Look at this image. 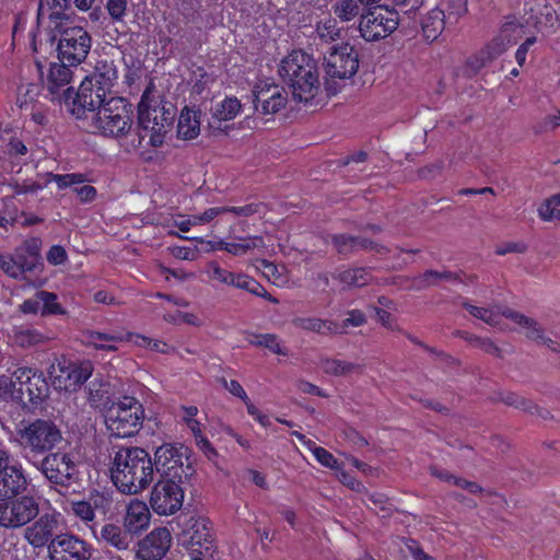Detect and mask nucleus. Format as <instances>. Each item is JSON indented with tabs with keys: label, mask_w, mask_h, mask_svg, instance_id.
Segmentation results:
<instances>
[{
	"label": "nucleus",
	"mask_w": 560,
	"mask_h": 560,
	"mask_svg": "<svg viewBox=\"0 0 560 560\" xmlns=\"http://www.w3.org/2000/svg\"><path fill=\"white\" fill-rule=\"evenodd\" d=\"M153 463L147 451L140 447H121L112 460L110 478L125 494H137L153 480Z\"/></svg>",
	"instance_id": "f257e3e1"
},
{
	"label": "nucleus",
	"mask_w": 560,
	"mask_h": 560,
	"mask_svg": "<svg viewBox=\"0 0 560 560\" xmlns=\"http://www.w3.org/2000/svg\"><path fill=\"white\" fill-rule=\"evenodd\" d=\"M282 80L291 88L298 102L312 101L319 91V74L316 61L301 50H294L284 57L279 68Z\"/></svg>",
	"instance_id": "f03ea898"
},
{
	"label": "nucleus",
	"mask_w": 560,
	"mask_h": 560,
	"mask_svg": "<svg viewBox=\"0 0 560 560\" xmlns=\"http://www.w3.org/2000/svg\"><path fill=\"white\" fill-rule=\"evenodd\" d=\"M175 113L176 109L171 103L160 102L152 105L147 93H144L138 105V124L141 129L138 145H142L145 138H148L150 145H161L163 136L174 122Z\"/></svg>",
	"instance_id": "7ed1b4c3"
},
{
	"label": "nucleus",
	"mask_w": 560,
	"mask_h": 560,
	"mask_svg": "<svg viewBox=\"0 0 560 560\" xmlns=\"http://www.w3.org/2000/svg\"><path fill=\"white\" fill-rule=\"evenodd\" d=\"M90 126L104 136L120 138L131 129V109L122 97L109 96L96 112L86 119Z\"/></svg>",
	"instance_id": "20e7f679"
},
{
	"label": "nucleus",
	"mask_w": 560,
	"mask_h": 560,
	"mask_svg": "<svg viewBox=\"0 0 560 560\" xmlns=\"http://www.w3.org/2000/svg\"><path fill=\"white\" fill-rule=\"evenodd\" d=\"M27 460L56 488L69 489L80 480L79 464L69 452H51L39 459Z\"/></svg>",
	"instance_id": "39448f33"
},
{
	"label": "nucleus",
	"mask_w": 560,
	"mask_h": 560,
	"mask_svg": "<svg viewBox=\"0 0 560 560\" xmlns=\"http://www.w3.org/2000/svg\"><path fill=\"white\" fill-rule=\"evenodd\" d=\"M144 411L142 405L133 397H122L106 410L105 424L112 435L129 438L142 427Z\"/></svg>",
	"instance_id": "423d86ee"
},
{
	"label": "nucleus",
	"mask_w": 560,
	"mask_h": 560,
	"mask_svg": "<svg viewBox=\"0 0 560 560\" xmlns=\"http://www.w3.org/2000/svg\"><path fill=\"white\" fill-rule=\"evenodd\" d=\"M190 450L183 444L164 443L155 450L154 465L163 478L186 482L194 474L188 462Z\"/></svg>",
	"instance_id": "0eeeda50"
},
{
	"label": "nucleus",
	"mask_w": 560,
	"mask_h": 560,
	"mask_svg": "<svg viewBox=\"0 0 560 560\" xmlns=\"http://www.w3.org/2000/svg\"><path fill=\"white\" fill-rule=\"evenodd\" d=\"M21 445L28 450L38 459V455H46L62 441L60 429L51 420L37 419L19 432Z\"/></svg>",
	"instance_id": "6e6552de"
},
{
	"label": "nucleus",
	"mask_w": 560,
	"mask_h": 560,
	"mask_svg": "<svg viewBox=\"0 0 560 560\" xmlns=\"http://www.w3.org/2000/svg\"><path fill=\"white\" fill-rule=\"evenodd\" d=\"M108 93H102L91 81L83 80L79 90L67 88L60 98L68 106L69 110L79 119H88L89 115L96 112L109 98Z\"/></svg>",
	"instance_id": "1a4fd4ad"
},
{
	"label": "nucleus",
	"mask_w": 560,
	"mask_h": 560,
	"mask_svg": "<svg viewBox=\"0 0 560 560\" xmlns=\"http://www.w3.org/2000/svg\"><path fill=\"white\" fill-rule=\"evenodd\" d=\"M59 42L57 46L58 58L68 66H78L83 62L91 49L92 38L81 26L59 27Z\"/></svg>",
	"instance_id": "9d476101"
},
{
	"label": "nucleus",
	"mask_w": 560,
	"mask_h": 560,
	"mask_svg": "<svg viewBox=\"0 0 560 560\" xmlns=\"http://www.w3.org/2000/svg\"><path fill=\"white\" fill-rule=\"evenodd\" d=\"M39 514V503L30 494L1 501L0 526L18 529L33 522Z\"/></svg>",
	"instance_id": "9b49d317"
},
{
	"label": "nucleus",
	"mask_w": 560,
	"mask_h": 560,
	"mask_svg": "<svg viewBox=\"0 0 560 560\" xmlns=\"http://www.w3.org/2000/svg\"><path fill=\"white\" fill-rule=\"evenodd\" d=\"M524 34V24L515 15L504 16L499 34L481 51L480 58H477V61L480 60L477 68L502 55L510 46L516 44Z\"/></svg>",
	"instance_id": "f8f14e48"
},
{
	"label": "nucleus",
	"mask_w": 560,
	"mask_h": 560,
	"mask_svg": "<svg viewBox=\"0 0 560 560\" xmlns=\"http://www.w3.org/2000/svg\"><path fill=\"white\" fill-rule=\"evenodd\" d=\"M184 544L190 553H199L206 558H213L215 546L210 522L201 516H190L183 530Z\"/></svg>",
	"instance_id": "ddd939ff"
},
{
	"label": "nucleus",
	"mask_w": 560,
	"mask_h": 560,
	"mask_svg": "<svg viewBox=\"0 0 560 560\" xmlns=\"http://www.w3.org/2000/svg\"><path fill=\"white\" fill-rule=\"evenodd\" d=\"M174 479L163 478L159 480L150 495V505L159 515H172L183 505L184 490L182 485Z\"/></svg>",
	"instance_id": "4468645a"
},
{
	"label": "nucleus",
	"mask_w": 560,
	"mask_h": 560,
	"mask_svg": "<svg viewBox=\"0 0 560 560\" xmlns=\"http://www.w3.org/2000/svg\"><path fill=\"white\" fill-rule=\"evenodd\" d=\"M0 456V501L16 498L25 492L28 486L22 465L12 463L7 452Z\"/></svg>",
	"instance_id": "2eb2a0df"
},
{
	"label": "nucleus",
	"mask_w": 560,
	"mask_h": 560,
	"mask_svg": "<svg viewBox=\"0 0 560 560\" xmlns=\"http://www.w3.org/2000/svg\"><path fill=\"white\" fill-rule=\"evenodd\" d=\"M398 26L396 13L386 11L382 13L380 8H370L361 15L360 33L368 42L385 38Z\"/></svg>",
	"instance_id": "dca6fc26"
},
{
	"label": "nucleus",
	"mask_w": 560,
	"mask_h": 560,
	"mask_svg": "<svg viewBox=\"0 0 560 560\" xmlns=\"http://www.w3.org/2000/svg\"><path fill=\"white\" fill-rule=\"evenodd\" d=\"M326 73L331 78L348 79L359 69V54L349 44L331 48L324 59Z\"/></svg>",
	"instance_id": "f3484780"
},
{
	"label": "nucleus",
	"mask_w": 560,
	"mask_h": 560,
	"mask_svg": "<svg viewBox=\"0 0 560 560\" xmlns=\"http://www.w3.org/2000/svg\"><path fill=\"white\" fill-rule=\"evenodd\" d=\"M50 560H90L92 547L80 537L62 533L48 545Z\"/></svg>",
	"instance_id": "a211bd4d"
},
{
	"label": "nucleus",
	"mask_w": 560,
	"mask_h": 560,
	"mask_svg": "<svg viewBox=\"0 0 560 560\" xmlns=\"http://www.w3.org/2000/svg\"><path fill=\"white\" fill-rule=\"evenodd\" d=\"M51 369L52 385L56 389L66 392H74L89 380L93 372V366L89 361L80 364H58L57 369L52 365Z\"/></svg>",
	"instance_id": "6ab92c4d"
},
{
	"label": "nucleus",
	"mask_w": 560,
	"mask_h": 560,
	"mask_svg": "<svg viewBox=\"0 0 560 560\" xmlns=\"http://www.w3.org/2000/svg\"><path fill=\"white\" fill-rule=\"evenodd\" d=\"M59 513H44L36 517L23 533L24 539L35 549L43 548L51 542L57 536L60 522Z\"/></svg>",
	"instance_id": "aec40b11"
},
{
	"label": "nucleus",
	"mask_w": 560,
	"mask_h": 560,
	"mask_svg": "<svg viewBox=\"0 0 560 560\" xmlns=\"http://www.w3.org/2000/svg\"><path fill=\"white\" fill-rule=\"evenodd\" d=\"M288 101L283 88L272 83H259L254 89V104L262 115L276 114L284 108Z\"/></svg>",
	"instance_id": "412c9836"
},
{
	"label": "nucleus",
	"mask_w": 560,
	"mask_h": 560,
	"mask_svg": "<svg viewBox=\"0 0 560 560\" xmlns=\"http://www.w3.org/2000/svg\"><path fill=\"white\" fill-rule=\"evenodd\" d=\"M172 536L167 528L153 529L139 542L137 558L141 560H161L171 547Z\"/></svg>",
	"instance_id": "4be33fe9"
},
{
	"label": "nucleus",
	"mask_w": 560,
	"mask_h": 560,
	"mask_svg": "<svg viewBox=\"0 0 560 560\" xmlns=\"http://www.w3.org/2000/svg\"><path fill=\"white\" fill-rule=\"evenodd\" d=\"M524 11L525 23L538 32L550 31L557 23L556 12L547 0H527Z\"/></svg>",
	"instance_id": "5701e85b"
},
{
	"label": "nucleus",
	"mask_w": 560,
	"mask_h": 560,
	"mask_svg": "<svg viewBox=\"0 0 560 560\" xmlns=\"http://www.w3.org/2000/svg\"><path fill=\"white\" fill-rule=\"evenodd\" d=\"M86 180V176L81 173L48 174V182L56 183L60 189L72 188L82 202L93 201L96 197V189L91 185H85Z\"/></svg>",
	"instance_id": "b1692460"
},
{
	"label": "nucleus",
	"mask_w": 560,
	"mask_h": 560,
	"mask_svg": "<svg viewBox=\"0 0 560 560\" xmlns=\"http://www.w3.org/2000/svg\"><path fill=\"white\" fill-rule=\"evenodd\" d=\"M205 272L211 281L218 283L232 285L248 292H255L253 288L258 289L254 283L253 278L242 273L230 272L229 270L221 268L215 261L208 262Z\"/></svg>",
	"instance_id": "393cba45"
},
{
	"label": "nucleus",
	"mask_w": 560,
	"mask_h": 560,
	"mask_svg": "<svg viewBox=\"0 0 560 560\" xmlns=\"http://www.w3.org/2000/svg\"><path fill=\"white\" fill-rule=\"evenodd\" d=\"M150 511L147 504L139 500H132L124 517V527L131 535L138 534L149 526Z\"/></svg>",
	"instance_id": "a878e982"
},
{
	"label": "nucleus",
	"mask_w": 560,
	"mask_h": 560,
	"mask_svg": "<svg viewBox=\"0 0 560 560\" xmlns=\"http://www.w3.org/2000/svg\"><path fill=\"white\" fill-rule=\"evenodd\" d=\"M118 79V73L114 61L112 60H100L95 66V71L90 77H86L85 81H91L93 85L100 88L102 93H108L112 95V89Z\"/></svg>",
	"instance_id": "bb28decb"
},
{
	"label": "nucleus",
	"mask_w": 560,
	"mask_h": 560,
	"mask_svg": "<svg viewBox=\"0 0 560 560\" xmlns=\"http://www.w3.org/2000/svg\"><path fill=\"white\" fill-rule=\"evenodd\" d=\"M401 282L408 283L407 288L412 290H423L430 287L438 285L442 281H457L458 276L452 271L443 270H425L423 273L415 277L412 279L409 278H399Z\"/></svg>",
	"instance_id": "cd10ccee"
},
{
	"label": "nucleus",
	"mask_w": 560,
	"mask_h": 560,
	"mask_svg": "<svg viewBox=\"0 0 560 560\" xmlns=\"http://www.w3.org/2000/svg\"><path fill=\"white\" fill-rule=\"evenodd\" d=\"M70 67L71 66H68V63H63L61 61L60 63L54 62L50 65L47 74V89L60 102H63V100L60 98V95L67 88H69L68 84L72 79V71Z\"/></svg>",
	"instance_id": "c85d7f7f"
},
{
	"label": "nucleus",
	"mask_w": 560,
	"mask_h": 560,
	"mask_svg": "<svg viewBox=\"0 0 560 560\" xmlns=\"http://www.w3.org/2000/svg\"><path fill=\"white\" fill-rule=\"evenodd\" d=\"M95 537L101 544L119 551H127L132 542L131 534L110 523L103 525L100 534L95 535Z\"/></svg>",
	"instance_id": "c756f323"
},
{
	"label": "nucleus",
	"mask_w": 560,
	"mask_h": 560,
	"mask_svg": "<svg viewBox=\"0 0 560 560\" xmlns=\"http://www.w3.org/2000/svg\"><path fill=\"white\" fill-rule=\"evenodd\" d=\"M71 5V0H40L37 19L39 22L54 23L55 28L62 26L61 20L66 18V10Z\"/></svg>",
	"instance_id": "7c9ffc66"
},
{
	"label": "nucleus",
	"mask_w": 560,
	"mask_h": 560,
	"mask_svg": "<svg viewBox=\"0 0 560 560\" xmlns=\"http://www.w3.org/2000/svg\"><path fill=\"white\" fill-rule=\"evenodd\" d=\"M319 365L325 374L343 377H348L353 374L361 375L365 368L362 363L335 358H322Z\"/></svg>",
	"instance_id": "2f4dec72"
},
{
	"label": "nucleus",
	"mask_w": 560,
	"mask_h": 560,
	"mask_svg": "<svg viewBox=\"0 0 560 560\" xmlns=\"http://www.w3.org/2000/svg\"><path fill=\"white\" fill-rule=\"evenodd\" d=\"M331 243L336 250L345 256L357 253L361 249L373 248V242L365 237L352 236L348 234H335L331 236Z\"/></svg>",
	"instance_id": "473e14b6"
},
{
	"label": "nucleus",
	"mask_w": 560,
	"mask_h": 560,
	"mask_svg": "<svg viewBox=\"0 0 560 560\" xmlns=\"http://www.w3.org/2000/svg\"><path fill=\"white\" fill-rule=\"evenodd\" d=\"M332 278L345 284L346 289L362 288L372 281L368 268L355 267L332 273Z\"/></svg>",
	"instance_id": "72a5a7b5"
},
{
	"label": "nucleus",
	"mask_w": 560,
	"mask_h": 560,
	"mask_svg": "<svg viewBox=\"0 0 560 560\" xmlns=\"http://www.w3.org/2000/svg\"><path fill=\"white\" fill-rule=\"evenodd\" d=\"M200 132V119L197 110L185 107L178 118L177 133L184 140L195 139Z\"/></svg>",
	"instance_id": "f704fd0d"
},
{
	"label": "nucleus",
	"mask_w": 560,
	"mask_h": 560,
	"mask_svg": "<svg viewBox=\"0 0 560 560\" xmlns=\"http://www.w3.org/2000/svg\"><path fill=\"white\" fill-rule=\"evenodd\" d=\"M131 334H106L100 331H91L88 336L89 345L97 350L117 351V343L129 341Z\"/></svg>",
	"instance_id": "c9c22d12"
},
{
	"label": "nucleus",
	"mask_w": 560,
	"mask_h": 560,
	"mask_svg": "<svg viewBox=\"0 0 560 560\" xmlns=\"http://www.w3.org/2000/svg\"><path fill=\"white\" fill-rule=\"evenodd\" d=\"M241 102L234 97H225L211 107V118L214 122H222L234 119L241 112Z\"/></svg>",
	"instance_id": "e433bc0d"
},
{
	"label": "nucleus",
	"mask_w": 560,
	"mask_h": 560,
	"mask_svg": "<svg viewBox=\"0 0 560 560\" xmlns=\"http://www.w3.org/2000/svg\"><path fill=\"white\" fill-rule=\"evenodd\" d=\"M444 19L445 14L440 9L431 10L422 19L421 27L423 35L428 40H435L439 37V35L443 32L445 25Z\"/></svg>",
	"instance_id": "4c0bfd02"
},
{
	"label": "nucleus",
	"mask_w": 560,
	"mask_h": 560,
	"mask_svg": "<svg viewBox=\"0 0 560 560\" xmlns=\"http://www.w3.org/2000/svg\"><path fill=\"white\" fill-rule=\"evenodd\" d=\"M292 324L300 329L323 335L337 332L335 323L317 317H295Z\"/></svg>",
	"instance_id": "58836bf2"
},
{
	"label": "nucleus",
	"mask_w": 560,
	"mask_h": 560,
	"mask_svg": "<svg viewBox=\"0 0 560 560\" xmlns=\"http://www.w3.org/2000/svg\"><path fill=\"white\" fill-rule=\"evenodd\" d=\"M264 246V240L261 236H249L245 238H238V242H219V249L226 250L234 256L245 255L247 252Z\"/></svg>",
	"instance_id": "ea45409f"
},
{
	"label": "nucleus",
	"mask_w": 560,
	"mask_h": 560,
	"mask_svg": "<svg viewBox=\"0 0 560 560\" xmlns=\"http://www.w3.org/2000/svg\"><path fill=\"white\" fill-rule=\"evenodd\" d=\"M23 384L24 395L33 404L42 401L48 395L49 387L42 372H37L30 381H23Z\"/></svg>",
	"instance_id": "a19ab883"
},
{
	"label": "nucleus",
	"mask_w": 560,
	"mask_h": 560,
	"mask_svg": "<svg viewBox=\"0 0 560 560\" xmlns=\"http://www.w3.org/2000/svg\"><path fill=\"white\" fill-rule=\"evenodd\" d=\"M502 316L511 319L513 323L524 329L525 336L532 340V338L539 332L541 326L532 317L524 315L517 311L505 308L502 311Z\"/></svg>",
	"instance_id": "79ce46f5"
},
{
	"label": "nucleus",
	"mask_w": 560,
	"mask_h": 560,
	"mask_svg": "<svg viewBox=\"0 0 560 560\" xmlns=\"http://www.w3.org/2000/svg\"><path fill=\"white\" fill-rule=\"evenodd\" d=\"M247 340L250 345L266 348L275 354L288 355V349L280 343L275 334H252Z\"/></svg>",
	"instance_id": "37998d69"
},
{
	"label": "nucleus",
	"mask_w": 560,
	"mask_h": 560,
	"mask_svg": "<svg viewBox=\"0 0 560 560\" xmlns=\"http://www.w3.org/2000/svg\"><path fill=\"white\" fill-rule=\"evenodd\" d=\"M502 401L508 406H513L517 409L527 411L529 413H537L542 419H549L550 412L548 410L541 409L538 406L534 405L530 400H527L524 397H521L514 393H509L502 397Z\"/></svg>",
	"instance_id": "c03bdc74"
},
{
	"label": "nucleus",
	"mask_w": 560,
	"mask_h": 560,
	"mask_svg": "<svg viewBox=\"0 0 560 560\" xmlns=\"http://www.w3.org/2000/svg\"><path fill=\"white\" fill-rule=\"evenodd\" d=\"M332 9L335 15L342 22H349L359 14V4L354 0H340Z\"/></svg>",
	"instance_id": "a18cd8bd"
},
{
	"label": "nucleus",
	"mask_w": 560,
	"mask_h": 560,
	"mask_svg": "<svg viewBox=\"0 0 560 560\" xmlns=\"http://www.w3.org/2000/svg\"><path fill=\"white\" fill-rule=\"evenodd\" d=\"M36 298L43 303L42 315L63 314L62 306L57 302V295L48 291H39Z\"/></svg>",
	"instance_id": "49530a36"
},
{
	"label": "nucleus",
	"mask_w": 560,
	"mask_h": 560,
	"mask_svg": "<svg viewBox=\"0 0 560 560\" xmlns=\"http://www.w3.org/2000/svg\"><path fill=\"white\" fill-rule=\"evenodd\" d=\"M86 500H88L89 504L91 505V509L94 514L96 512H98V513L105 515L108 511H110L112 505H113V500H112L110 495L106 492H100V491L91 492Z\"/></svg>",
	"instance_id": "de8ad7c7"
},
{
	"label": "nucleus",
	"mask_w": 560,
	"mask_h": 560,
	"mask_svg": "<svg viewBox=\"0 0 560 560\" xmlns=\"http://www.w3.org/2000/svg\"><path fill=\"white\" fill-rule=\"evenodd\" d=\"M317 34L325 42H335L340 38L341 30L335 19L328 18L317 24Z\"/></svg>",
	"instance_id": "09e8293b"
},
{
	"label": "nucleus",
	"mask_w": 560,
	"mask_h": 560,
	"mask_svg": "<svg viewBox=\"0 0 560 560\" xmlns=\"http://www.w3.org/2000/svg\"><path fill=\"white\" fill-rule=\"evenodd\" d=\"M15 342L23 348L35 346L44 340L43 335L31 328H20L14 331Z\"/></svg>",
	"instance_id": "8fccbe9b"
},
{
	"label": "nucleus",
	"mask_w": 560,
	"mask_h": 560,
	"mask_svg": "<svg viewBox=\"0 0 560 560\" xmlns=\"http://www.w3.org/2000/svg\"><path fill=\"white\" fill-rule=\"evenodd\" d=\"M457 336L468 341L471 346L483 350L490 354H498L499 348L494 345V342L490 339H483L478 336L469 335L466 331H457Z\"/></svg>",
	"instance_id": "3c124183"
},
{
	"label": "nucleus",
	"mask_w": 560,
	"mask_h": 560,
	"mask_svg": "<svg viewBox=\"0 0 560 560\" xmlns=\"http://www.w3.org/2000/svg\"><path fill=\"white\" fill-rule=\"evenodd\" d=\"M13 261L19 269V278L25 272H32L38 268V264L33 260L25 252L15 248Z\"/></svg>",
	"instance_id": "603ef678"
},
{
	"label": "nucleus",
	"mask_w": 560,
	"mask_h": 560,
	"mask_svg": "<svg viewBox=\"0 0 560 560\" xmlns=\"http://www.w3.org/2000/svg\"><path fill=\"white\" fill-rule=\"evenodd\" d=\"M463 306L476 318L483 320L490 326H497L499 324L498 315L489 308L478 307L468 303H463Z\"/></svg>",
	"instance_id": "864d4df0"
},
{
	"label": "nucleus",
	"mask_w": 560,
	"mask_h": 560,
	"mask_svg": "<svg viewBox=\"0 0 560 560\" xmlns=\"http://www.w3.org/2000/svg\"><path fill=\"white\" fill-rule=\"evenodd\" d=\"M18 249L25 252L39 266L42 265V240L39 237H31L24 241L23 244L18 247Z\"/></svg>",
	"instance_id": "5fc2aeb1"
},
{
	"label": "nucleus",
	"mask_w": 560,
	"mask_h": 560,
	"mask_svg": "<svg viewBox=\"0 0 560 560\" xmlns=\"http://www.w3.org/2000/svg\"><path fill=\"white\" fill-rule=\"evenodd\" d=\"M37 373L36 370H33L31 368H18L14 371L11 372L12 377L14 378V382H16L18 386V395L16 398L22 399L24 397V384L23 381H30L31 377H34V375Z\"/></svg>",
	"instance_id": "6e6d98bb"
},
{
	"label": "nucleus",
	"mask_w": 560,
	"mask_h": 560,
	"mask_svg": "<svg viewBox=\"0 0 560 560\" xmlns=\"http://www.w3.org/2000/svg\"><path fill=\"white\" fill-rule=\"evenodd\" d=\"M71 510L73 514L83 522H92L95 518L91 505L88 500L73 501L71 503Z\"/></svg>",
	"instance_id": "4d7b16f0"
},
{
	"label": "nucleus",
	"mask_w": 560,
	"mask_h": 560,
	"mask_svg": "<svg viewBox=\"0 0 560 560\" xmlns=\"http://www.w3.org/2000/svg\"><path fill=\"white\" fill-rule=\"evenodd\" d=\"M226 213H233L237 217H252L256 213H262L265 209L264 203H248L242 207H224Z\"/></svg>",
	"instance_id": "13d9d810"
},
{
	"label": "nucleus",
	"mask_w": 560,
	"mask_h": 560,
	"mask_svg": "<svg viewBox=\"0 0 560 560\" xmlns=\"http://www.w3.org/2000/svg\"><path fill=\"white\" fill-rule=\"evenodd\" d=\"M311 448H312L314 456L322 465H324L325 467H328V468L336 467L337 459L327 450H325L324 447H320V446H315V445H313Z\"/></svg>",
	"instance_id": "bf43d9fd"
},
{
	"label": "nucleus",
	"mask_w": 560,
	"mask_h": 560,
	"mask_svg": "<svg viewBox=\"0 0 560 560\" xmlns=\"http://www.w3.org/2000/svg\"><path fill=\"white\" fill-rule=\"evenodd\" d=\"M106 9L114 20L121 21L126 13L127 0H107Z\"/></svg>",
	"instance_id": "052dcab7"
},
{
	"label": "nucleus",
	"mask_w": 560,
	"mask_h": 560,
	"mask_svg": "<svg viewBox=\"0 0 560 560\" xmlns=\"http://www.w3.org/2000/svg\"><path fill=\"white\" fill-rule=\"evenodd\" d=\"M538 215L544 221L560 219V209L559 207H555L548 200H545V202L538 208Z\"/></svg>",
	"instance_id": "680f3d73"
},
{
	"label": "nucleus",
	"mask_w": 560,
	"mask_h": 560,
	"mask_svg": "<svg viewBox=\"0 0 560 560\" xmlns=\"http://www.w3.org/2000/svg\"><path fill=\"white\" fill-rule=\"evenodd\" d=\"M18 395V386L14 378L8 375H0V396L3 397H16Z\"/></svg>",
	"instance_id": "e2e57ef3"
},
{
	"label": "nucleus",
	"mask_w": 560,
	"mask_h": 560,
	"mask_svg": "<svg viewBox=\"0 0 560 560\" xmlns=\"http://www.w3.org/2000/svg\"><path fill=\"white\" fill-rule=\"evenodd\" d=\"M532 341L538 345H544L553 352H560V340H553L550 337L546 336L545 329L542 327L539 329V332H537L532 338Z\"/></svg>",
	"instance_id": "0e129e2a"
},
{
	"label": "nucleus",
	"mask_w": 560,
	"mask_h": 560,
	"mask_svg": "<svg viewBox=\"0 0 560 560\" xmlns=\"http://www.w3.org/2000/svg\"><path fill=\"white\" fill-rule=\"evenodd\" d=\"M222 385L235 397L248 404V396L244 390L243 386L235 380L228 382L225 378L221 380Z\"/></svg>",
	"instance_id": "69168bd1"
},
{
	"label": "nucleus",
	"mask_w": 560,
	"mask_h": 560,
	"mask_svg": "<svg viewBox=\"0 0 560 560\" xmlns=\"http://www.w3.org/2000/svg\"><path fill=\"white\" fill-rule=\"evenodd\" d=\"M47 260L49 264L57 266L63 264L68 256L66 249L60 245H54L47 253Z\"/></svg>",
	"instance_id": "338daca9"
},
{
	"label": "nucleus",
	"mask_w": 560,
	"mask_h": 560,
	"mask_svg": "<svg viewBox=\"0 0 560 560\" xmlns=\"http://www.w3.org/2000/svg\"><path fill=\"white\" fill-rule=\"evenodd\" d=\"M14 195L33 194L42 189V186L35 182L13 183L10 185Z\"/></svg>",
	"instance_id": "774afa93"
}]
</instances>
